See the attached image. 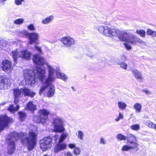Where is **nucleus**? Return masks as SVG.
Here are the masks:
<instances>
[{"label": "nucleus", "mask_w": 156, "mask_h": 156, "mask_svg": "<svg viewBox=\"0 0 156 156\" xmlns=\"http://www.w3.org/2000/svg\"><path fill=\"white\" fill-rule=\"evenodd\" d=\"M11 84L10 80L5 77H0V89H6Z\"/></svg>", "instance_id": "10"}, {"label": "nucleus", "mask_w": 156, "mask_h": 156, "mask_svg": "<svg viewBox=\"0 0 156 156\" xmlns=\"http://www.w3.org/2000/svg\"><path fill=\"white\" fill-rule=\"evenodd\" d=\"M68 136L67 133H63L61 134L60 138L59 139V141L62 142Z\"/></svg>", "instance_id": "37"}, {"label": "nucleus", "mask_w": 156, "mask_h": 156, "mask_svg": "<svg viewBox=\"0 0 156 156\" xmlns=\"http://www.w3.org/2000/svg\"><path fill=\"white\" fill-rule=\"evenodd\" d=\"M66 155L67 156H73L72 154L70 152H68L66 154Z\"/></svg>", "instance_id": "50"}, {"label": "nucleus", "mask_w": 156, "mask_h": 156, "mask_svg": "<svg viewBox=\"0 0 156 156\" xmlns=\"http://www.w3.org/2000/svg\"><path fill=\"white\" fill-rule=\"evenodd\" d=\"M136 144H134L133 145H125L123 146L121 148V151H127L130 150L136 149V151L138 150V148L136 147Z\"/></svg>", "instance_id": "18"}, {"label": "nucleus", "mask_w": 156, "mask_h": 156, "mask_svg": "<svg viewBox=\"0 0 156 156\" xmlns=\"http://www.w3.org/2000/svg\"><path fill=\"white\" fill-rule=\"evenodd\" d=\"M24 22V20L23 18H19L14 21V23L16 25H21Z\"/></svg>", "instance_id": "33"}, {"label": "nucleus", "mask_w": 156, "mask_h": 156, "mask_svg": "<svg viewBox=\"0 0 156 156\" xmlns=\"http://www.w3.org/2000/svg\"><path fill=\"white\" fill-rule=\"evenodd\" d=\"M7 0H0V4L2 3L3 4H4V2L6 1Z\"/></svg>", "instance_id": "51"}, {"label": "nucleus", "mask_w": 156, "mask_h": 156, "mask_svg": "<svg viewBox=\"0 0 156 156\" xmlns=\"http://www.w3.org/2000/svg\"><path fill=\"white\" fill-rule=\"evenodd\" d=\"M89 56L91 57V58H93L94 57V55H88Z\"/></svg>", "instance_id": "53"}, {"label": "nucleus", "mask_w": 156, "mask_h": 156, "mask_svg": "<svg viewBox=\"0 0 156 156\" xmlns=\"http://www.w3.org/2000/svg\"><path fill=\"white\" fill-rule=\"evenodd\" d=\"M131 71L136 78L140 81H142L143 79L141 73L138 70L133 69Z\"/></svg>", "instance_id": "21"}, {"label": "nucleus", "mask_w": 156, "mask_h": 156, "mask_svg": "<svg viewBox=\"0 0 156 156\" xmlns=\"http://www.w3.org/2000/svg\"><path fill=\"white\" fill-rule=\"evenodd\" d=\"M40 147L43 151L48 150L52 146V140L50 136L44 137L40 141Z\"/></svg>", "instance_id": "6"}, {"label": "nucleus", "mask_w": 156, "mask_h": 156, "mask_svg": "<svg viewBox=\"0 0 156 156\" xmlns=\"http://www.w3.org/2000/svg\"><path fill=\"white\" fill-rule=\"evenodd\" d=\"M5 104V103H3L1 104V105H4Z\"/></svg>", "instance_id": "55"}, {"label": "nucleus", "mask_w": 156, "mask_h": 156, "mask_svg": "<svg viewBox=\"0 0 156 156\" xmlns=\"http://www.w3.org/2000/svg\"><path fill=\"white\" fill-rule=\"evenodd\" d=\"M32 59L34 64L38 65H43L44 63V59L38 54L33 55Z\"/></svg>", "instance_id": "12"}, {"label": "nucleus", "mask_w": 156, "mask_h": 156, "mask_svg": "<svg viewBox=\"0 0 156 156\" xmlns=\"http://www.w3.org/2000/svg\"><path fill=\"white\" fill-rule=\"evenodd\" d=\"M33 120L36 122H41L42 123H44V122L42 121V119L40 115L39 116H34L33 118Z\"/></svg>", "instance_id": "30"}, {"label": "nucleus", "mask_w": 156, "mask_h": 156, "mask_svg": "<svg viewBox=\"0 0 156 156\" xmlns=\"http://www.w3.org/2000/svg\"><path fill=\"white\" fill-rule=\"evenodd\" d=\"M77 136L78 138L80 140H83L84 136V133L81 131H79Z\"/></svg>", "instance_id": "35"}, {"label": "nucleus", "mask_w": 156, "mask_h": 156, "mask_svg": "<svg viewBox=\"0 0 156 156\" xmlns=\"http://www.w3.org/2000/svg\"><path fill=\"white\" fill-rule=\"evenodd\" d=\"M37 136L36 134L33 132L29 133L28 137H27V133H18L16 132L10 133L7 137V139L9 141L8 153L11 154L13 153L15 149L14 141L19 139L21 140L23 144L27 145V148L28 150H31L34 148L36 144Z\"/></svg>", "instance_id": "1"}, {"label": "nucleus", "mask_w": 156, "mask_h": 156, "mask_svg": "<svg viewBox=\"0 0 156 156\" xmlns=\"http://www.w3.org/2000/svg\"><path fill=\"white\" fill-rule=\"evenodd\" d=\"M14 94L15 97L14 103H17L18 101V99L23 96H29L33 98L36 95V93L31 91L30 89L24 87L20 89H14L13 90Z\"/></svg>", "instance_id": "4"}, {"label": "nucleus", "mask_w": 156, "mask_h": 156, "mask_svg": "<svg viewBox=\"0 0 156 156\" xmlns=\"http://www.w3.org/2000/svg\"><path fill=\"white\" fill-rule=\"evenodd\" d=\"M136 33L142 37H145L146 32L143 30H139L136 31Z\"/></svg>", "instance_id": "32"}, {"label": "nucleus", "mask_w": 156, "mask_h": 156, "mask_svg": "<svg viewBox=\"0 0 156 156\" xmlns=\"http://www.w3.org/2000/svg\"><path fill=\"white\" fill-rule=\"evenodd\" d=\"M134 107L136 112L139 113L141 112L142 109V106L140 104L136 103L134 105Z\"/></svg>", "instance_id": "27"}, {"label": "nucleus", "mask_w": 156, "mask_h": 156, "mask_svg": "<svg viewBox=\"0 0 156 156\" xmlns=\"http://www.w3.org/2000/svg\"><path fill=\"white\" fill-rule=\"evenodd\" d=\"M46 65L48 68V78H46L45 80H46V81H48L52 83L55 79L54 75L55 72L56 71V69H55L53 66L50 65L48 63L46 64Z\"/></svg>", "instance_id": "9"}, {"label": "nucleus", "mask_w": 156, "mask_h": 156, "mask_svg": "<svg viewBox=\"0 0 156 156\" xmlns=\"http://www.w3.org/2000/svg\"><path fill=\"white\" fill-rule=\"evenodd\" d=\"M118 64L121 67L125 69H126L127 67V65L125 63L122 61H118Z\"/></svg>", "instance_id": "34"}, {"label": "nucleus", "mask_w": 156, "mask_h": 156, "mask_svg": "<svg viewBox=\"0 0 156 156\" xmlns=\"http://www.w3.org/2000/svg\"><path fill=\"white\" fill-rule=\"evenodd\" d=\"M7 42L3 40H0V50L4 49L7 47L8 45L6 44Z\"/></svg>", "instance_id": "28"}, {"label": "nucleus", "mask_w": 156, "mask_h": 156, "mask_svg": "<svg viewBox=\"0 0 156 156\" xmlns=\"http://www.w3.org/2000/svg\"><path fill=\"white\" fill-rule=\"evenodd\" d=\"M74 154L76 155H79L81 152V151L79 147H76L73 151Z\"/></svg>", "instance_id": "42"}, {"label": "nucleus", "mask_w": 156, "mask_h": 156, "mask_svg": "<svg viewBox=\"0 0 156 156\" xmlns=\"http://www.w3.org/2000/svg\"><path fill=\"white\" fill-rule=\"evenodd\" d=\"M56 72L57 78L61 79L65 81L67 79L68 77L66 75L60 72L59 68L57 67L56 68Z\"/></svg>", "instance_id": "19"}, {"label": "nucleus", "mask_w": 156, "mask_h": 156, "mask_svg": "<svg viewBox=\"0 0 156 156\" xmlns=\"http://www.w3.org/2000/svg\"><path fill=\"white\" fill-rule=\"evenodd\" d=\"M35 49L37 51H38L40 53L41 52V49L40 47H38V46H37V45H35Z\"/></svg>", "instance_id": "47"}, {"label": "nucleus", "mask_w": 156, "mask_h": 156, "mask_svg": "<svg viewBox=\"0 0 156 156\" xmlns=\"http://www.w3.org/2000/svg\"><path fill=\"white\" fill-rule=\"evenodd\" d=\"M24 0H15V4L17 5H20L22 4V2L24 1Z\"/></svg>", "instance_id": "44"}, {"label": "nucleus", "mask_w": 156, "mask_h": 156, "mask_svg": "<svg viewBox=\"0 0 156 156\" xmlns=\"http://www.w3.org/2000/svg\"><path fill=\"white\" fill-rule=\"evenodd\" d=\"M14 61V64L17 63V59L19 57L26 59H30L31 54L27 50H24L19 52L17 49L12 51L11 54Z\"/></svg>", "instance_id": "5"}, {"label": "nucleus", "mask_w": 156, "mask_h": 156, "mask_svg": "<svg viewBox=\"0 0 156 156\" xmlns=\"http://www.w3.org/2000/svg\"><path fill=\"white\" fill-rule=\"evenodd\" d=\"M53 123L54 131L62 132L64 131V128L63 127V122L61 118L58 117L55 118Z\"/></svg>", "instance_id": "7"}, {"label": "nucleus", "mask_w": 156, "mask_h": 156, "mask_svg": "<svg viewBox=\"0 0 156 156\" xmlns=\"http://www.w3.org/2000/svg\"><path fill=\"white\" fill-rule=\"evenodd\" d=\"M155 37H156V31H155Z\"/></svg>", "instance_id": "54"}, {"label": "nucleus", "mask_w": 156, "mask_h": 156, "mask_svg": "<svg viewBox=\"0 0 156 156\" xmlns=\"http://www.w3.org/2000/svg\"><path fill=\"white\" fill-rule=\"evenodd\" d=\"M20 108L19 105H17L16 107L11 105H9L8 108V110L12 113H14L19 110Z\"/></svg>", "instance_id": "25"}, {"label": "nucleus", "mask_w": 156, "mask_h": 156, "mask_svg": "<svg viewBox=\"0 0 156 156\" xmlns=\"http://www.w3.org/2000/svg\"><path fill=\"white\" fill-rule=\"evenodd\" d=\"M116 138L119 140H126V136L122 134H119L116 136Z\"/></svg>", "instance_id": "31"}, {"label": "nucleus", "mask_w": 156, "mask_h": 156, "mask_svg": "<svg viewBox=\"0 0 156 156\" xmlns=\"http://www.w3.org/2000/svg\"><path fill=\"white\" fill-rule=\"evenodd\" d=\"M1 67L3 70L7 72L11 69V62L8 60H5L2 62Z\"/></svg>", "instance_id": "14"}, {"label": "nucleus", "mask_w": 156, "mask_h": 156, "mask_svg": "<svg viewBox=\"0 0 156 156\" xmlns=\"http://www.w3.org/2000/svg\"><path fill=\"white\" fill-rule=\"evenodd\" d=\"M145 124L148 127L154 129L156 131V124H154L150 120H148L146 121Z\"/></svg>", "instance_id": "24"}, {"label": "nucleus", "mask_w": 156, "mask_h": 156, "mask_svg": "<svg viewBox=\"0 0 156 156\" xmlns=\"http://www.w3.org/2000/svg\"><path fill=\"white\" fill-rule=\"evenodd\" d=\"M118 105L119 108L122 110H125L127 107V105L122 101L118 102Z\"/></svg>", "instance_id": "26"}, {"label": "nucleus", "mask_w": 156, "mask_h": 156, "mask_svg": "<svg viewBox=\"0 0 156 156\" xmlns=\"http://www.w3.org/2000/svg\"><path fill=\"white\" fill-rule=\"evenodd\" d=\"M44 156H47V155H44Z\"/></svg>", "instance_id": "56"}, {"label": "nucleus", "mask_w": 156, "mask_h": 156, "mask_svg": "<svg viewBox=\"0 0 156 156\" xmlns=\"http://www.w3.org/2000/svg\"><path fill=\"white\" fill-rule=\"evenodd\" d=\"M55 91V88L54 86L51 85L48 88L47 95L48 97L53 96Z\"/></svg>", "instance_id": "22"}, {"label": "nucleus", "mask_w": 156, "mask_h": 156, "mask_svg": "<svg viewBox=\"0 0 156 156\" xmlns=\"http://www.w3.org/2000/svg\"><path fill=\"white\" fill-rule=\"evenodd\" d=\"M61 41L66 46H70L75 43L74 39L69 36L63 37L61 39Z\"/></svg>", "instance_id": "13"}, {"label": "nucleus", "mask_w": 156, "mask_h": 156, "mask_svg": "<svg viewBox=\"0 0 156 156\" xmlns=\"http://www.w3.org/2000/svg\"><path fill=\"white\" fill-rule=\"evenodd\" d=\"M46 75V71L44 69H42L39 66L36 67V69L33 72L28 69H26L24 71V76L26 83L28 84H34L36 80L35 78H37L43 83V85L40 89L39 94L41 95L51 85L52 82L46 80H44Z\"/></svg>", "instance_id": "3"}, {"label": "nucleus", "mask_w": 156, "mask_h": 156, "mask_svg": "<svg viewBox=\"0 0 156 156\" xmlns=\"http://www.w3.org/2000/svg\"><path fill=\"white\" fill-rule=\"evenodd\" d=\"M39 38V34L36 32L30 33L28 39L29 43L32 44L34 43H37Z\"/></svg>", "instance_id": "11"}, {"label": "nucleus", "mask_w": 156, "mask_h": 156, "mask_svg": "<svg viewBox=\"0 0 156 156\" xmlns=\"http://www.w3.org/2000/svg\"><path fill=\"white\" fill-rule=\"evenodd\" d=\"M12 122V119L6 115H3L0 117V131L3 130L9 123Z\"/></svg>", "instance_id": "8"}, {"label": "nucleus", "mask_w": 156, "mask_h": 156, "mask_svg": "<svg viewBox=\"0 0 156 156\" xmlns=\"http://www.w3.org/2000/svg\"><path fill=\"white\" fill-rule=\"evenodd\" d=\"M98 30L100 33L106 36L118 37L120 41H126L133 45H136L137 43L144 44L145 43L137 36L129 32L121 31L116 29H112L106 26L99 27Z\"/></svg>", "instance_id": "2"}, {"label": "nucleus", "mask_w": 156, "mask_h": 156, "mask_svg": "<svg viewBox=\"0 0 156 156\" xmlns=\"http://www.w3.org/2000/svg\"><path fill=\"white\" fill-rule=\"evenodd\" d=\"M18 113L20 120L21 121H23L26 117V113L22 111L19 112Z\"/></svg>", "instance_id": "29"}, {"label": "nucleus", "mask_w": 156, "mask_h": 156, "mask_svg": "<svg viewBox=\"0 0 156 156\" xmlns=\"http://www.w3.org/2000/svg\"><path fill=\"white\" fill-rule=\"evenodd\" d=\"M28 29L30 31H34L35 30V28L33 24H30L27 26Z\"/></svg>", "instance_id": "41"}, {"label": "nucleus", "mask_w": 156, "mask_h": 156, "mask_svg": "<svg viewBox=\"0 0 156 156\" xmlns=\"http://www.w3.org/2000/svg\"><path fill=\"white\" fill-rule=\"evenodd\" d=\"M68 147L70 148H74L76 147L74 144H70L68 145Z\"/></svg>", "instance_id": "49"}, {"label": "nucleus", "mask_w": 156, "mask_h": 156, "mask_svg": "<svg viewBox=\"0 0 156 156\" xmlns=\"http://www.w3.org/2000/svg\"><path fill=\"white\" fill-rule=\"evenodd\" d=\"M19 33L25 36L27 38L28 37L30 33L27 31V30H23L21 31H20L19 32Z\"/></svg>", "instance_id": "36"}, {"label": "nucleus", "mask_w": 156, "mask_h": 156, "mask_svg": "<svg viewBox=\"0 0 156 156\" xmlns=\"http://www.w3.org/2000/svg\"><path fill=\"white\" fill-rule=\"evenodd\" d=\"M124 45L125 46V47L127 49L129 50V49H131V46L129 44H126V43H124Z\"/></svg>", "instance_id": "46"}, {"label": "nucleus", "mask_w": 156, "mask_h": 156, "mask_svg": "<svg viewBox=\"0 0 156 156\" xmlns=\"http://www.w3.org/2000/svg\"><path fill=\"white\" fill-rule=\"evenodd\" d=\"M123 118V115L122 114L121 112L119 113V116L118 117L115 119V121L117 122H118L120 120L122 119Z\"/></svg>", "instance_id": "43"}, {"label": "nucleus", "mask_w": 156, "mask_h": 156, "mask_svg": "<svg viewBox=\"0 0 156 156\" xmlns=\"http://www.w3.org/2000/svg\"><path fill=\"white\" fill-rule=\"evenodd\" d=\"M155 31H153L151 29H148L147 31V34L153 37H155Z\"/></svg>", "instance_id": "38"}, {"label": "nucleus", "mask_w": 156, "mask_h": 156, "mask_svg": "<svg viewBox=\"0 0 156 156\" xmlns=\"http://www.w3.org/2000/svg\"><path fill=\"white\" fill-rule=\"evenodd\" d=\"M141 92L146 95H149L153 94V93L151 91L147 89L142 90Z\"/></svg>", "instance_id": "39"}, {"label": "nucleus", "mask_w": 156, "mask_h": 156, "mask_svg": "<svg viewBox=\"0 0 156 156\" xmlns=\"http://www.w3.org/2000/svg\"><path fill=\"white\" fill-rule=\"evenodd\" d=\"M66 145L65 143L59 141V142L54 148L55 153H57L59 151L63 150L66 148Z\"/></svg>", "instance_id": "17"}, {"label": "nucleus", "mask_w": 156, "mask_h": 156, "mask_svg": "<svg viewBox=\"0 0 156 156\" xmlns=\"http://www.w3.org/2000/svg\"><path fill=\"white\" fill-rule=\"evenodd\" d=\"M37 106L33 104L32 101H30L27 104V105L25 107V109L33 112L36 109Z\"/></svg>", "instance_id": "20"}, {"label": "nucleus", "mask_w": 156, "mask_h": 156, "mask_svg": "<svg viewBox=\"0 0 156 156\" xmlns=\"http://www.w3.org/2000/svg\"><path fill=\"white\" fill-rule=\"evenodd\" d=\"M49 113V112L47 110H40L39 111V114L41 117L42 119V121L44 122L48 118V115Z\"/></svg>", "instance_id": "16"}, {"label": "nucleus", "mask_w": 156, "mask_h": 156, "mask_svg": "<svg viewBox=\"0 0 156 156\" xmlns=\"http://www.w3.org/2000/svg\"><path fill=\"white\" fill-rule=\"evenodd\" d=\"M54 138H55V140H56V139L57 138V136H56L54 137Z\"/></svg>", "instance_id": "52"}, {"label": "nucleus", "mask_w": 156, "mask_h": 156, "mask_svg": "<svg viewBox=\"0 0 156 156\" xmlns=\"http://www.w3.org/2000/svg\"><path fill=\"white\" fill-rule=\"evenodd\" d=\"M126 140L128 143H129L132 145H133L135 143L136 144V147L138 148L139 144L136 142V138L134 135L129 133L128 134Z\"/></svg>", "instance_id": "15"}, {"label": "nucleus", "mask_w": 156, "mask_h": 156, "mask_svg": "<svg viewBox=\"0 0 156 156\" xmlns=\"http://www.w3.org/2000/svg\"><path fill=\"white\" fill-rule=\"evenodd\" d=\"M54 17L52 16H50L42 20L41 23L44 24H47L50 23L53 20Z\"/></svg>", "instance_id": "23"}, {"label": "nucleus", "mask_w": 156, "mask_h": 156, "mask_svg": "<svg viewBox=\"0 0 156 156\" xmlns=\"http://www.w3.org/2000/svg\"><path fill=\"white\" fill-rule=\"evenodd\" d=\"M100 143L101 144H105L106 143V141L103 138L101 137L100 139Z\"/></svg>", "instance_id": "45"}, {"label": "nucleus", "mask_w": 156, "mask_h": 156, "mask_svg": "<svg viewBox=\"0 0 156 156\" xmlns=\"http://www.w3.org/2000/svg\"><path fill=\"white\" fill-rule=\"evenodd\" d=\"M130 128L136 131L138 130L140 128L139 125L137 124L131 126Z\"/></svg>", "instance_id": "40"}, {"label": "nucleus", "mask_w": 156, "mask_h": 156, "mask_svg": "<svg viewBox=\"0 0 156 156\" xmlns=\"http://www.w3.org/2000/svg\"><path fill=\"white\" fill-rule=\"evenodd\" d=\"M126 59V56L125 55H123L122 57H121V58L120 59L121 61H122L123 62L124 61H125Z\"/></svg>", "instance_id": "48"}]
</instances>
